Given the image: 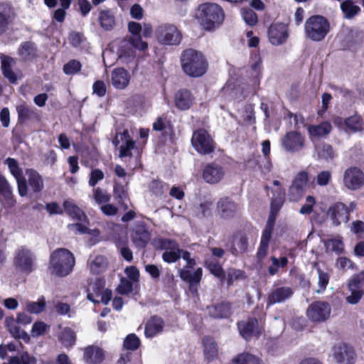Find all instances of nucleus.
Listing matches in <instances>:
<instances>
[{
  "mask_svg": "<svg viewBox=\"0 0 364 364\" xmlns=\"http://www.w3.org/2000/svg\"><path fill=\"white\" fill-rule=\"evenodd\" d=\"M341 10L343 17L346 19H352L360 12V8L355 5L353 0H344L341 3Z\"/></svg>",
  "mask_w": 364,
  "mask_h": 364,
  "instance_id": "ea45409f",
  "label": "nucleus"
},
{
  "mask_svg": "<svg viewBox=\"0 0 364 364\" xmlns=\"http://www.w3.org/2000/svg\"><path fill=\"white\" fill-rule=\"evenodd\" d=\"M181 67L187 76L198 78L206 74L209 63L205 55L194 48H186L180 55Z\"/></svg>",
  "mask_w": 364,
  "mask_h": 364,
  "instance_id": "f257e3e1",
  "label": "nucleus"
},
{
  "mask_svg": "<svg viewBox=\"0 0 364 364\" xmlns=\"http://www.w3.org/2000/svg\"><path fill=\"white\" fill-rule=\"evenodd\" d=\"M259 359L257 356L250 353H242L238 354L232 358V364H259Z\"/></svg>",
  "mask_w": 364,
  "mask_h": 364,
  "instance_id": "de8ad7c7",
  "label": "nucleus"
},
{
  "mask_svg": "<svg viewBox=\"0 0 364 364\" xmlns=\"http://www.w3.org/2000/svg\"><path fill=\"white\" fill-rule=\"evenodd\" d=\"M87 298L88 300L94 304L102 303L105 305H107L112 300V292L110 289H105L102 294L100 296V299H95L93 294L87 293Z\"/></svg>",
  "mask_w": 364,
  "mask_h": 364,
  "instance_id": "4d7b16f0",
  "label": "nucleus"
},
{
  "mask_svg": "<svg viewBox=\"0 0 364 364\" xmlns=\"http://www.w3.org/2000/svg\"><path fill=\"white\" fill-rule=\"evenodd\" d=\"M203 352L205 360L211 362L218 358V345L212 338H205L203 340Z\"/></svg>",
  "mask_w": 364,
  "mask_h": 364,
  "instance_id": "58836bf2",
  "label": "nucleus"
},
{
  "mask_svg": "<svg viewBox=\"0 0 364 364\" xmlns=\"http://www.w3.org/2000/svg\"><path fill=\"white\" fill-rule=\"evenodd\" d=\"M343 185L350 191H356L364 186V173L357 166L347 168L343 173Z\"/></svg>",
  "mask_w": 364,
  "mask_h": 364,
  "instance_id": "ddd939ff",
  "label": "nucleus"
},
{
  "mask_svg": "<svg viewBox=\"0 0 364 364\" xmlns=\"http://www.w3.org/2000/svg\"><path fill=\"white\" fill-rule=\"evenodd\" d=\"M156 37L162 45L178 46L181 42L182 33L175 25L164 23L157 27Z\"/></svg>",
  "mask_w": 364,
  "mask_h": 364,
  "instance_id": "6e6552de",
  "label": "nucleus"
},
{
  "mask_svg": "<svg viewBox=\"0 0 364 364\" xmlns=\"http://www.w3.org/2000/svg\"><path fill=\"white\" fill-rule=\"evenodd\" d=\"M309 178L306 171H299L294 178L288 189L287 197L291 202H298L304 196Z\"/></svg>",
  "mask_w": 364,
  "mask_h": 364,
  "instance_id": "9d476101",
  "label": "nucleus"
},
{
  "mask_svg": "<svg viewBox=\"0 0 364 364\" xmlns=\"http://www.w3.org/2000/svg\"><path fill=\"white\" fill-rule=\"evenodd\" d=\"M0 200L4 206L8 208L14 207L16 203L11 186L1 174H0Z\"/></svg>",
  "mask_w": 364,
  "mask_h": 364,
  "instance_id": "5701e85b",
  "label": "nucleus"
},
{
  "mask_svg": "<svg viewBox=\"0 0 364 364\" xmlns=\"http://www.w3.org/2000/svg\"><path fill=\"white\" fill-rule=\"evenodd\" d=\"M98 22L105 31H111L116 24L115 15L112 9H102L99 11Z\"/></svg>",
  "mask_w": 364,
  "mask_h": 364,
  "instance_id": "72a5a7b5",
  "label": "nucleus"
},
{
  "mask_svg": "<svg viewBox=\"0 0 364 364\" xmlns=\"http://www.w3.org/2000/svg\"><path fill=\"white\" fill-rule=\"evenodd\" d=\"M133 284L132 281L122 277L120 279L119 285L117 287V291L121 295H127L132 292Z\"/></svg>",
  "mask_w": 364,
  "mask_h": 364,
  "instance_id": "680f3d73",
  "label": "nucleus"
},
{
  "mask_svg": "<svg viewBox=\"0 0 364 364\" xmlns=\"http://www.w3.org/2000/svg\"><path fill=\"white\" fill-rule=\"evenodd\" d=\"M319 158L325 160L333 159L335 153L333 146L328 144H323L318 151Z\"/></svg>",
  "mask_w": 364,
  "mask_h": 364,
  "instance_id": "e2e57ef3",
  "label": "nucleus"
},
{
  "mask_svg": "<svg viewBox=\"0 0 364 364\" xmlns=\"http://www.w3.org/2000/svg\"><path fill=\"white\" fill-rule=\"evenodd\" d=\"M216 206L218 215L223 220H231L240 215V205L229 196L221 197Z\"/></svg>",
  "mask_w": 364,
  "mask_h": 364,
  "instance_id": "f8f14e48",
  "label": "nucleus"
},
{
  "mask_svg": "<svg viewBox=\"0 0 364 364\" xmlns=\"http://www.w3.org/2000/svg\"><path fill=\"white\" fill-rule=\"evenodd\" d=\"M49 264L52 274L63 277L73 272L75 259L69 250L58 248L51 252Z\"/></svg>",
  "mask_w": 364,
  "mask_h": 364,
  "instance_id": "7ed1b4c3",
  "label": "nucleus"
},
{
  "mask_svg": "<svg viewBox=\"0 0 364 364\" xmlns=\"http://www.w3.org/2000/svg\"><path fill=\"white\" fill-rule=\"evenodd\" d=\"M196 18L204 30L210 31L223 23L225 13L220 5L206 2L198 6Z\"/></svg>",
  "mask_w": 364,
  "mask_h": 364,
  "instance_id": "f03ea898",
  "label": "nucleus"
},
{
  "mask_svg": "<svg viewBox=\"0 0 364 364\" xmlns=\"http://www.w3.org/2000/svg\"><path fill=\"white\" fill-rule=\"evenodd\" d=\"M245 272L243 270L234 268L229 269L227 275L225 274V282H226L227 287H230L233 284L234 282L245 279Z\"/></svg>",
  "mask_w": 364,
  "mask_h": 364,
  "instance_id": "8fccbe9b",
  "label": "nucleus"
},
{
  "mask_svg": "<svg viewBox=\"0 0 364 364\" xmlns=\"http://www.w3.org/2000/svg\"><path fill=\"white\" fill-rule=\"evenodd\" d=\"M180 246L178 245V249H171L170 250L165 251L162 254V259L168 264L174 263L181 258Z\"/></svg>",
  "mask_w": 364,
  "mask_h": 364,
  "instance_id": "052dcab7",
  "label": "nucleus"
},
{
  "mask_svg": "<svg viewBox=\"0 0 364 364\" xmlns=\"http://www.w3.org/2000/svg\"><path fill=\"white\" fill-rule=\"evenodd\" d=\"M46 306V302L44 297L38 300V301H30L26 304V310L31 314H40L43 312Z\"/></svg>",
  "mask_w": 364,
  "mask_h": 364,
  "instance_id": "6e6d98bb",
  "label": "nucleus"
},
{
  "mask_svg": "<svg viewBox=\"0 0 364 364\" xmlns=\"http://www.w3.org/2000/svg\"><path fill=\"white\" fill-rule=\"evenodd\" d=\"M17 53L23 61H33L38 57V48L34 42L24 41L20 44Z\"/></svg>",
  "mask_w": 364,
  "mask_h": 364,
  "instance_id": "c756f323",
  "label": "nucleus"
},
{
  "mask_svg": "<svg viewBox=\"0 0 364 364\" xmlns=\"http://www.w3.org/2000/svg\"><path fill=\"white\" fill-rule=\"evenodd\" d=\"M237 327L240 335L246 341H249L253 338H259L264 332V327L254 316H248L245 320L237 321Z\"/></svg>",
  "mask_w": 364,
  "mask_h": 364,
  "instance_id": "1a4fd4ad",
  "label": "nucleus"
},
{
  "mask_svg": "<svg viewBox=\"0 0 364 364\" xmlns=\"http://www.w3.org/2000/svg\"><path fill=\"white\" fill-rule=\"evenodd\" d=\"M318 274V284L319 289L316 291L317 293L323 292L326 290L330 279V275L328 273L321 270L320 268L317 269Z\"/></svg>",
  "mask_w": 364,
  "mask_h": 364,
  "instance_id": "0e129e2a",
  "label": "nucleus"
},
{
  "mask_svg": "<svg viewBox=\"0 0 364 364\" xmlns=\"http://www.w3.org/2000/svg\"><path fill=\"white\" fill-rule=\"evenodd\" d=\"M208 316L213 319H228L232 315V303L224 299L206 306Z\"/></svg>",
  "mask_w": 364,
  "mask_h": 364,
  "instance_id": "4468645a",
  "label": "nucleus"
},
{
  "mask_svg": "<svg viewBox=\"0 0 364 364\" xmlns=\"http://www.w3.org/2000/svg\"><path fill=\"white\" fill-rule=\"evenodd\" d=\"M191 144L200 154L208 155L215 151L216 143L210 133L204 128L195 130L191 137Z\"/></svg>",
  "mask_w": 364,
  "mask_h": 364,
  "instance_id": "423d86ee",
  "label": "nucleus"
},
{
  "mask_svg": "<svg viewBox=\"0 0 364 364\" xmlns=\"http://www.w3.org/2000/svg\"><path fill=\"white\" fill-rule=\"evenodd\" d=\"M82 68L81 63L77 60H70L63 65V72L66 75H75Z\"/></svg>",
  "mask_w": 364,
  "mask_h": 364,
  "instance_id": "bf43d9fd",
  "label": "nucleus"
},
{
  "mask_svg": "<svg viewBox=\"0 0 364 364\" xmlns=\"http://www.w3.org/2000/svg\"><path fill=\"white\" fill-rule=\"evenodd\" d=\"M3 364H36V358L25 351L20 355L10 357L8 362Z\"/></svg>",
  "mask_w": 364,
  "mask_h": 364,
  "instance_id": "a18cd8bd",
  "label": "nucleus"
},
{
  "mask_svg": "<svg viewBox=\"0 0 364 364\" xmlns=\"http://www.w3.org/2000/svg\"><path fill=\"white\" fill-rule=\"evenodd\" d=\"M130 76L124 68H114L111 74V82L113 87L117 90H123L129 84Z\"/></svg>",
  "mask_w": 364,
  "mask_h": 364,
  "instance_id": "a878e982",
  "label": "nucleus"
},
{
  "mask_svg": "<svg viewBox=\"0 0 364 364\" xmlns=\"http://www.w3.org/2000/svg\"><path fill=\"white\" fill-rule=\"evenodd\" d=\"M18 113V123L25 124L27 121L38 120L39 114L35 108L31 107L26 104H21L16 107Z\"/></svg>",
  "mask_w": 364,
  "mask_h": 364,
  "instance_id": "473e14b6",
  "label": "nucleus"
},
{
  "mask_svg": "<svg viewBox=\"0 0 364 364\" xmlns=\"http://www.w3.org/2000/svg\"><path fill=\"white\" fill-rule=\"evenodd\" d=\"M4 164L8 166L11 174L15 178V179L23 176V170L19 166L16 159L8 157L4 161Z\"/></svg>",
  "mask_w": 364,
  "mask_h": 364,
  "instance_id": "864d4df0",
  "label": "nucleus"
},
{
  "mask_svg": "<svg viewBox=\"0 0 364 364\" xmlns=\"http://www.w3.org/2000/svg\"><path fill=\"white\" fill-rule=\"evenodd\" d=\"M26 174L28 179V183L33 193H40L44 188V182L43 177L40 173L33 168L26 170Z\"/></svg>",
  "mask_w": 364,
  "mask_h": 364,
  "instance_id": "f704fd0d",
  "label": "nucleus"
},
{
  "mask_svg": "<svg viewBox=\"0 0 364 364\" xmlns=\"http://www.w3.org/2000/svg\"><path fill=\"white\" fill-rule=\"evenodd\" d=\"M168 184L161 181L159 179L152 180L149 185V189L154 195L156 196H161L167 191Z\"/></svg>",
  "mask_w": 364,
  "mask_h": 364,
  "instance_id": "09e8293b",
  "label": "nucleus"
},
{
  "mask_svg": "<svg viewBox=\"0 0 364 364\" xmlns=\"http://www.w3.org/2000/svg\"><path fill=\"white\" fill-rule=\"evenodd\" d=\"M331 26L328 20L321 15H313L309 17L304 24L306 38L312 41H323L330 32Z\"/></svg>",
  "mask_w": 364,
  "mask_h": 364,
  "instance_id": "20e7f679",
  "label": "nucleus"
},
{
  "mask_svg": "<svg viewBox=\"0 0 364 364\" xmlns=\"http://www.w3.org/2000/svg\"><path fill=\"white\" fill-rule=\"evenodd\" d=\"M153 130L162 132V136L171 135L173 134V124L166 116L158 117L153 123Z\"/></svg>",
  "mask_w": 364,
  "mask_h": 364,
  "instance_id": "4c0bfd02",
  "label": "nucleus"
},
{
  "mask_svg": "<svg viewBox=\"0 0 364 364\" xmlns=\"http://www.w3.org/2000/svg\"><path fill=\"white\" fill-rule=\"evenodd\" d=\"M58 339L64 347L72 348L76 343V333L71 328L65 327L60 333Z\"/></svg>",
  "mask_w": 364,
  "mask_h": 364,
  "instance_id": "a19ab883",
  "label": "nucleus"
},
{
  "mask_svg": "<svg viewBox=\"0 0 364 364\" xmlns=\"http://www.w3.org/2000/svg\"><path fill=\"white\" fill-rule=\"evenodd\" d=\"M333 223L338 226L341 223H346L349 220L350 210L343 203H336L329 209Z\"/></svg>",
  "mask_w": 364,
  "mask_h": 364,
  "instance_id": "393cba45",
  "label": "nucleus"
},
{
  "mask_svg": "<svg viewBox=\"0 0 364 364\" xmlns=\"http://www.w3.org/2000/svg\"><path fill=\"white\" fill-rule=\"evenodd\" d=\"M204 266L211 274L220 280L221 284L225 282V272L219 261L216 259L205 260Z\"/></svg>",
  "mask_w": 364,
  "mask_h": 364,
  "instance_id": "e433bc0d",
  "label": "nucleus"
},
{
  "mask_svg": "<svg viewBox=\"0 0 364 364\" xmlns=\"http://www.w3.org/2000/svg\"><path fill=\"white\" fill-rule=\"evenodd\" d=\"M85 39L83 33L78 31H71L68 36L69 43L74 48L80 46Z\"/></svg>",
  "mask_w": 364,
  "mask_h": 364,
  "instance_id": "338daca9",
  "label": "nucleus"
},
{
  "mask_svg": "<svg viewBox=\"0 0 364 364\" xmlns=\"http://www.w3.org/2000/svg\"><path fill=\"white\" fill-rule=\"evenodd\" d=\"M9 331L14 338L22 339L25 343H28L31 340L29 335L18 326L11 327Z\"/></svg>",
  "mask_w": 364,
  "mask_h": 364,
  "instance_id": "774afa93",
  "label": "nucleus"
},
{
  "mask_svg": "<svg viewBox=\"0 0 364 364\" xmlns=\"http://www.w3.org/2000/svg\"><path fill=\"white\" fill-rule=\"evenodd\" d=\"M250 230V228L244 227L232 233L226 244V247L233 256H238L247 252Z\"/></svg>",
  "mask_w": 364,
  "mask_h": 364,
  "instance_id": "39448f33",
  "label": "nucleus"
},
{
  "mask_svg": "<svg viewBox=\"0 0 364 364\" xmlns=\"http://www.w3.org/2000/svg\"><path fill=\"white\" fill-rule=\"evenodd\" d=\"M35 260L36 257L31 250L21 246L16 252L13 264L17 271L28 275L35 269Z\"/></svg>",
  "mask_w": 364,
  "mask_h": 364,
  "instance_id": "0eeeda50",
  "label": "nucleus"
},
{
  "mask_svg": "<svg viewBox=\"0 0 364 364\" xmlns=\"http://www.w3.org/2000/svg\"><path fill=\"white\" fill-rule=\"evenodd\" d=\"M364 271L353 274L348 281V289H364Z\"/></svg>",
  "mask_w": 364,
  "mask_h": 364,
  "instance_id": "5fc2aeb1",
  "label": "nucleus"
},
{
  "mask_svg": "<svg viewBox=\"0 0 364 364\" xmlns=\"http://www.w3.org/2000/svg\"><path fill=\"white\" fill-rule=\"evenodd\" d=\"M178 277L188 286V289L192 294H197L198 287L203 277V269L197 268L193 272L190 269L181 268L178 269Z\"/></svg>",
  "mask_w": 364,
  "mask_h": 364,
  "instance_id": "2eb2a0df",
  "label": "nucleus"
},
{
  "mask_svg": "<svg viewBox=\"0 0 364 364\" xmlns=\"http://www.w3.org/2000/svg\"><path fill=\"white\" fill-rule=\"evenodd\" d=\"M269 42L274 46L285 43L289 37L288 30L284 23H274L268 28Z\"/></svg>",
  "mask_w": 364,
  "mask_h": 364,
  "instance_id": "a211bd4d",
  "label": "nucleus"
},
{
  "mask_svg": "<svg viewBox=\"0 0 364 364\" xmlns=\"http://www.w3.org/2000/svg\"><path fill=\"white\" fill-rule=\"evenodd\" d=\"M107 259L102 255H97L89 263L90 272L93 274H99L104 272L107 267Z\"/></svg>",
  "mask_w": 364,
  "mask_h": 364,
  "instance_id": "c03bdc74",
  "label": "nucleus"
},
{
  "mask_svg": "<svg viewBox=\"0 0 364 364\" xmlns=\"http://www.w3.org/2000/svg\"><path fill=\"white\" fill-rule=\"evenodd\" d=\"M63 212L68 216L78 222H86L87 217L85 213L71 200H65L63 203Z\"/></svg>",
  "mask_w": 364,
  "mask_h": 364,
  "instance_id": "c85d7f7f",
  "label": "nucleus"
},
{
  "mask_svg": "<svg viewBox=\"0 0 364 364\" xmlns=\"http://www.w3.org/2000/svg\"><path fill=\"white\" fill-rule=\"evenodd\" d=\"M257 57V60L251 65V69L254 73L252 74V84L254 85H259L262 71V61L261 57L259 55Z\"/></svg>",
  "mask_w": 364,
  "mask_h": 364,
  "instance_id": "3c124183",
  "label": "nucleus"
},
{
  "mask_svg": "<svg viewBox=\"0 0 364 364\" xmlns=\"http://www.w3.org/2000/svg\"><path fill=\"white\" fill-rule=\"evenodd\" d=\"M331 125L328 122H323L318 125H311L308 132L311 136L321 137L328 134L331 131Z\"/></svg>",
  "mask_w": 364,
  "mask_h": 364,
  "instance_id": "79ce46f5",
  "label": "nucleus"
},
{
  "mask_svg": "<svg viewBox=\"0 0 364 364\" xmlns=\"http://www.w3.org/2000/svg\"><path fill=\"white\" fill-rule=\"evenodd\" d=\"M196 98L191 91L186 88L179 89L174 96L175 107L181 110L186 111L195 104Z\"/></svg>",
  "mask_w": 364,
  "mask_h": 364,
  "instance_id": "412c9836",
  "label": "nucleus"
},
{
  "mask_svg": "<svg viewBox=\"0 0 364 364\" xmlns=\"http://www.w3.org/2000/svg\"><path fill=\"white\" fill-rule=\"evenodd\" d=\"M120 140L124 142L119 147V157L121 159L125 157H132V151L136 149V142L132 138L128 129H125L119 134Z\"/></svg>",
  "mask_w": 364,
  "mask_h": 364,
  "instance_id": "b1692460",
  "label": "nucleus"
},
{
  "mask_svg": "<svg viewBox=\"0 0 364 364\" xmlns=\"http://www.w3.org/2000/svg\"><path fill=\"white\" fill-rule=\"evenodd\" d=\"M294 291L291 287H277L269 294L267 296V305L270 306L277 303H282L291 297Z\"/></svg>",
  "mask_w": 364,
  "mask_h": 364,
  "instance_id": "bb28decb",
  "label": "nucleus"
},
{
  "mask_svg": "<svg viewBox=\"0 0 364 364\" xmlns=\"http://www.w3.org/2000/svg\"><path fill=\"white\" fill-rule=\"evenodd\" d=\"M141 345V341L139 337L134 333L128 334L124 340L123 347L126 350H136Z\"/></svg>",
  "mask_w": 364,
  "mask_h": 364,
  "instance_id": "603ef678",
  "label": "nucleus"
},
{
  "mask_svg": "<svg viewBox=\"0 0 364 364\" xmlns=\"http://www.w3.org/2000/svg\"><path fill=\"white\" fill-rule=\"evenodd\" d=\"M344 124L347 129L353 132H361L363 129L364 122L362 117L359 114H354L346 118Z\"/></svg>",
  "mask_w": 364,
  "mask_h": 364,
  "instance_id": "37998d69",
  "label": "nucleus"
},
{
  "mask_svg": "<svg viewBox=\"0 0 364 364\" xmlns=\"http://www.w3.org/2000/svg\"><path fill=\"white\" fill-rule=\"evenodd\" d=\"M83 358L87 364H101L105 360V353L98 346H88L84 349Z\"/></svg>",
  "mask_w": 364,
  "mask_h": 364,
  "instance_id": "7c9ffc66",
  "label": "nucleus"
},
{
  "mask_svg": "<svg viewBox=\"0 0 364 364\" xmlns=\"http://www.w3.org/2000/svg\"><path fill=\"white\" fill-rule=\"evenodd\" d=\"M164 321L159 316H152L145 325L144 335L146 338H153L163 331Z\"/></svg>",
  "mask_w": 364,
  "mask_h": 364,
  "instance_id": "2f4dec72",
  "label": "nucleus"
},
{
  "mask_svg": "<svg viewBox=\"0 0 364 364\" xmlns=\"http://www.w3.org/2000/svg\"><path fill=\"white\" fill-rule=\"evenodd\" d=\"M16 64V60L8 55L1 57V70L3 76L8 80L11 84H16L18 76L12 69V66Z\"/></svg>",
  "mask_w": 364,
  "mask_h": 364,
  "instance_id": "cd10ccee",
  "label": "nucleus"
},
{
  "mask_svg": "<svg viewBox=\"0 0 364 364\" xmlns=\"http://www.w3.org/2000/svg\"><path fill=\"white\" fill-rule=\"evenodd\" d=\"M16 16V14L11 3L0 2V36L8 30L9 24L13 22Z\"/></svg>",
  "mask_w": 364,
  "mask_h": 364,
  "instance_id": "6ab92c4d",
  "label": "nucleus"
},
{
  "mask_svg": "<svg viewBox=\"0 0 364 364\" xmlns=\"http://www.w3.org/2000/svg\"><path fill=\"white\" fill-rule=\"evenodd\" d=\"M333 356L339 364H354L356 358L353 348L346 343H341L335 346Z\"/></svg>",
  "mask_w": 364,
  "mask_h": 364,
  "instance_id": "f3484780",
  "label": "nucleus"
},
{
  "mask_svg": "<svg viewBox=\"0 0 364 364\" xmlns=\"http://www.w3.org/2000/svg\"><path fill=\"white\" fill-rule=\"evenodd\" d=\"M131 238L138 248H144L151 240V234L144 223L137 224L134 228Z\"/></svg>",
  "mask_w": 364,
  "mask_h": 364,
  "instance_id": "4be33fe9",
  "label": "nucleus"
},
{
  "mask_svg": "<svg viewBox=\"0 0 364 364\" xmlns=\"http://www.w3.org/2000/svg\"><path fill=\"white\" fill-rule=\"evenodd\" d=\"M113 196L118 204L124 210L128 209V205L126 203L129 200L127 188L119 182H114L113 188Z\"/></svg>",
  "mask_w": 364,
  "mask_h": 364,
  "instance_id": "c9c22d12",
  "label": "nucleus"
},
{
  "mask_svg": "<svg viewBox=\"0 0 364 364\" xmlns=\"http://www.w3.org/2000/svg\"><path fill=\"white\" fill-rule=\"evenodd\" d=\"M331 313V304L324 301H315L307 308L306 316L313 323H321L327 321Z\"/></svg>",
  "mask_w": 364,
  "mask_h": 364,
  "instance_id": "9b49d317",
  "label": "nucleus"
},
{
  "mask_svg": "<svg viewBox=\"0 0 364 364\" xmlns=\"http://www.w3.org/2000/svg\"><path fill=\"white\" fill-rule=\"evenodd\" d=\"M304 137L296 131L287 132L282 139V146L285 150L290 152H296L304 146Z\"/></svg>",
  "mask_w": 364,
  "mask_h": 364,
  "instance_id": "aec40b11",
  "label": "nucleus"
},
{
  "mask_svg": "<svg viewBox=\"0 0 364 364\" xmlns=\"http://www.w3.org/2000/svg\"><path fill=\"white\" fill-rule=\"evenodd\" d=\"M242 16L245 22L250 26L257 24L258 17L257 14L250 8H243L242 9Z\"/></svg>",
  "mask_w": 364,
  "mask_h": 364,
  "instance_id": "13d9d810",
  "label": "nucleus"
},
{
  "mask_svg": "<svg viewBox=\"0 0 364 364\" xmlns=\"http://www.w3.org/2000/svg\"><path fill=\"white\" fill-rule=\"evenodd\" d=\"M153 245L157 250H165L166 251L170 250L171 249H178L179 244L176 240L170 239L159 237L154 240Z\"/></svg>",
  "mask_w": 364,
  "mask_h": 364,
  "instance_id": "49530a36",
  "label": "nucleus"
},
{
  "mask_svg": "<svg viewBox=\"0 0 364 364\" xmlns=\"http://www.w3.org/2000/svg\"><path fill=\"white\" fill-rule=\"evenodd\" d=\"M316 198L314 196H307L306 198V203L301 207L299 213L302 215H310L314 211V207L316 205Z\"/></svg>",
  "mask_w": 364,
  "mask_h": 364,
  "instance_id": "69168bd1",
  "label": "nucleus"
},
{
  "mask_svg": "<svg viewBox=\"0 0 364 364\" xmlns=\"http://www.w3.org/2000/svg\"><path fill=\"white\" fill-rule=\"evenodd\" d=\"M225 173L223 166L210 162L207 164L203 170V178L208 183L216 184L223 178Z\"/></svg>",
  "mask_w": 364,
  "mask_h": 364,
  "instance_id": "dca6fc26",
  "label": "nucleus"
}]
</instances>
